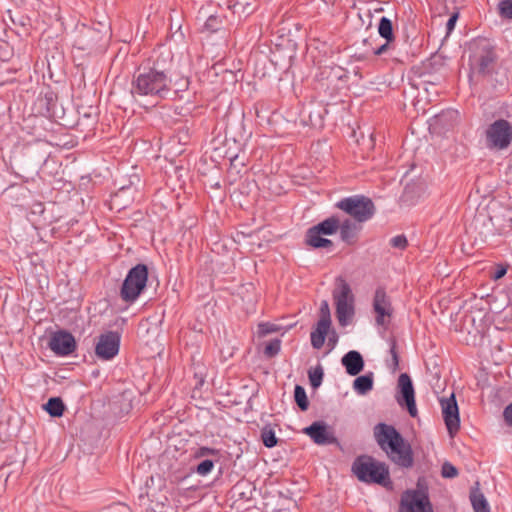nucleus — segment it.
I'll use <instances>...</instances> for the list:
<instances>
[{"mask_svg":"<svg viewBox=\"0 0 512 512\" xmlns=\"http://www.w3.org/2000/svg\"><path fill=\"white\" fill-rule=\"evenodd\" d=\"M441 474L444 478H453L457 476L458 471L454 465L449 462H445L442 465Z\"/></svg>","mask_w":512,"mask_h":512,"instance_id":"35","label":"nucleus"},{"mask_svg":"<svg viewBox=\"0 0 512 512\" xmlns=\"http://www.w3.org/2000/svg\"><path fill=\"white\" fill-rule=\"evenodd\" d=\"M498 11L502 18L512 19V0H501L498 3Z\"/></svg>","mask_w":512,"mask_h":512,"instance_id":"31","label":"nucleus"},{"mask_svg":"<svg viewBox=\"0 0 512 512\" xmlns=\"http://www.w3.org/2000/svg\"><path fill=\"white\" fill-rule=\"evenodd\" d=\"M331 327V320L319 319L315 328L310 334L311 345L315 349H320L325 343L326 336Z\"/></svg>","mask_w":512,"mask_h":512,"instance_id":"18","label":"nucleus"},{"mask_svg":"<svg viewBox=\"0 0 512 512\" xmlns=\"http://www.w3.org/2000/svg\"><path fill=\"white\" fill-rule=\"evenodd\" d=\"M373 388V373L357 377L353 382V389L359 395H365Z\"/></svg>","mask_w":512,"mask_h":512,"instance_id":"22","label":"nucleus"},{"mask_svg":"<svg viewBox=\"0 0 512 512\" xmlns=\"http://www.w3.org/2000/svg\"><path fill=\"white\" fill-rule=\"evenodd\" d=\"M316 228L310 227L305 236V242L307 245L313 248H326L332 247L333 243L331 240L324 238L323 235L316 233Z\"/></svg>","mask_w":512,"mask_h":512,"instance_id":"19","label":"nucleus"},{"mask_svg":"<svg viewBox=\"0 0 512 512\" xmlns=\"http://www.w3.org/2000/svg\"><path fill=\"white\" fill-rule=\"evenodd\" d=\"M121 336L116 331H108L99 336L95 354L99 359L111 360L119 352Z\"/></svg>","mask_w":512,"mask_h":512,"instance_id":"11","label":"nucleus"},{"mask_svg":"<svg viewBox=\"0 0 512 512\" xmlns=\"http://www.w3.org/2000/svg\"><path fill=\"white\" fill-rule=\"evenodd\" d=\"M213 467H214L213 461L206 459L198 464V466L196 468V472L201 476H205L212 471Z\"/></svg>","mask_w":512,"mask_h":512,"instance_id":"34","label":"nucleus"},{"mask_svg":"<svg viewBox=\"0 0 512 512\" xmlns=\"http://www.w3.org/2000/svg\"><path fill=\"white\" fill-rule=\"evenodd\" d=\"M320 311H321L320 319L331 320L329 305H328L327 301H323L321 303Z\"/></svg>","mask_w":512,"mask_h":512,"instance_id":"38","label":"nucleus"},{"mask_svg":"<svg viewBox=\"0 0 512 512\" xmlns=\"http://www.w3.org/2000/svg\"><path fill=\"white\" fill-rule=\"evenodd\" d=\"M49 348L58 356H67L76 349V341L71 333L60 330L52 334Z\"/></svg>","mask_w":512,"mask_h":512,"instance_id":"12","label":"nucleus"},{"mask_svg":"<svg viewBox=\"0 0 512 512\" xmlns=\"http://www.w3.org/2000/svg\"><path fill=\"white\" fill-rule=\"evenodd\" d=\"M352 472L359 481L364 483L386 485L389 482V470L386 464L368 455H361L354 460Z\"/></svg>","mask_w":512,"mask_h":512,"instance_id":"4","label":"nucleus"},{"mask_svg":"<svg viewBox=\"0 0 512 512\" xmlns=\"http://www.w3.org/2000/svg\"><path fill=\"white\" fill-rule=\"evenodd\" d=\"M398 386L401 392V398H397L398 403L400 405L405 404L409 414L412 417H416L417 408L415 403V392L410 376L406 373L400 374L398 378Z\"/></svg>","mask_w":512,"mask_h":512,"instance_id":"14","label":"nucleus"},{"mask_svg":"<svg viewBox=\"0 0 512 512\" xmlns=\"http://www.w3.org/2000/svg\"><path fill=\"white\" fill-rule=\"evenodd\" d=\"M93 33H94V32H93L91 29H89V28H84V29L82 30V34H83V36H85V37H86V36H89L90 34H93Z\"/></svg>","mask_w":512,"mask_h":512,"instance_id":"43","label":"nucleus"},{"mask_svg":"<svg viewBox=\"0 0 512 512\" xmlns=\"http://www.w3.org/2000/svg\"><path fill=\"white\" fill-rule=\"evenodd\" d=\"M507 272V269L504 266H497L495 271L493 272L492 278L494 280H498L502 278Z\"/></svg>","mask_w":512,"mask_h":512,"instance_id":"41","label":"nucleus"},{"mask_svg":"<svg viewBox=\"0 0 512 512\" xmlns=\"http://www.w3.org/2000/svg\"><path fill=\"white\" fill-rule=\"evenodd\" d=\"M202 450H203V452H205V453H214V450H213V449H210V448H203Z\"/></svg>","mask_w":512,"mask_h":512,"instance_id":"44","label":"nucleus"},{"mask_svg":"<svg viewBox=\"0 0 512 512\" xmlns=\"http://www.w3.org/2000/svg\"><path fill=\"white\" fill-rule=\"evenodd\" d=\"M459 120V113L456 110L448 109L435 115L430 122V128L436 132H445L453 128Z\"/></svg>","mask_w":512,"mask_h":512,"instance_id":"16","label":"nucleus"},{"mask_svg":"<svg viewBox=\"0 0 512 512\" xmlns=\"http://www.w3.org/2000/svg\"><path fill=\"white\" fill-rule=\"evenodd\" d=\"M172 78L156 68L139 71L132 80L131 94L134 98L149 97L163 100L171 97Z\"/></svg>","mask_w":512,"mask_h":512,"instance_id":"2","label":"nucleus"},{"mask_svg":"<svg viewBox=\"0 0 512 512\" xmlns=\"http://www.w3.org/2000/svg\"><path fill=\"white\" fill-rule=\"evenodd\" d=\"M377 444L387 456L400 467L409 468L413 465L411 445L392 425L379 423L374 428Z\"/></svg>","mask_w":512,"mask_h":512,"instance_id":"1","label":"nucleus"},{"mask_svg":"<svg viewBox=\"0 0 512 512\" xmlns=\"http://www.w3.org/2000/svg\"><path fill=\"white\" fill-rule=\"evenodd\" d=\"M372 306L373 311L376 314V325L386 329L391 322L394 309L391 303V299L387 295L384 288L378 287L375 290Z\"/></svg>","mask_w":512,"mask_h":512,"instance_id":"9","label":"nucleus"},{"mask_svg":"<svg viewBox=\"0 0 512 512\" xmlns=\"http://www.w3.org/2000/svg\"><path fill=\"white\" fill-rule=\"evenodd\" d=\"M336 306V317L339 325L347 326L355 314V298L350 285L343 278H338L333 291Z\"/></svg>","mask_w":512,"mask_h":512,"instance_id":"5","label":"nucleus"},{"mask_svg":"<svg viewBox=\"0 0 512 512\" xmlns=\"http://www.w3.org/2000/svg\"><path fill=\"white\" fill-rule=\"evenodd\" d=\"M469 66L473 73H492L497 59L494 45L486 38H478L469 44Z\"/></svg>","mask_w":512,"mask_h":512,"instance_id":"3","label":"nucleus"},{"mask_svg":"<svg viewBox=\"0 0 512 512\" xmlns=\"http://www.w3.org/2000/svg\"><path fill=\"white\" fill-rule=\"evenodd\" d=\"M389 43L387 40H386V43H384L383 45L379 46L377 49L374 50V54L375 55H382L384 54L388 49H389Z\"/></svg>","mask_w":512,"mask_h":512,"instance_id":"42","label":"nucleus"},{"mask_svg":"<svg viewBox=\"0 0 512 512\" xmlns=\"http://www.w3.org/2000/svg\"><path fill=\"white\" fill-rule=\"evenodd\" d=\"M280 349H281V340L273 339L265 345L264 354H265V356L271 358V357L276 356L280 352Z\"/></svg>","mask_w":512,"mask_h":512,"instance_id":"30","label":"nucleus"},{"mask_svg":"<svg viewBox=\"0 0 512 512\" xmlns=\"http://www.w3.org/2000/svg\"><path fill=\"white\" fill-rule=\"evenodd\" d=\"M221 19L218 16L211 15L207 18L204 29L208 32H216L221 26Z\"/></svg>","mask_w":512,"mask_h":512,"instance_id":"33","label":"nucleus"},{"mask_svg":"<svg viewBox=\"0 0 512 512\" xmlns=\"http://www.w3.org/2000/svg\"><path fill=\"white\" fill-rule=\"evenodd\" d=\"M303 432L318 445H329L337 442L332 430L323 421H315L304 428Z\"/></svg>","mask_w":512,"mask_h":512,"instance_id":"15","label":"nucleus"},{"mask_svg":"<svg viewBox=\"0 0 512 512\" xmlns=\"http://www.w3.org/2000/svg\"><path fill=\"white\" fill-rule=\"evenodd\" d=\"M390 355L391 359L387 360V366L392 370L396 371L399 366V356L396 350V342L394 340L390 341Z\"/></svg>","mask_w":512,"mask_h":512,"instance_id":"29","label":"nucleus"},{"mask_svg":"<svg viewBox=\"0 0 512 512\" xmlns=\"http://www.w3.org/2000/svg\"><path fill=\"white\" fill-rule=\"evenodd\" d=\"M261 438H262L263 444L267 448H272V447L276 446V444H277V437H276L274 431L271 429H264L262 431Z\"/></svg>","mask_w":512,"mask_h":512,"instance_id":"32","label":"nucleus"},{"mask_svg":"<svg viewBox=\"0 0 512 512\" xmlns=\"http://www.w3.org/2000/svg\"><path fill=\"white\" fill-rule=\"evenodd\" d=\"M124 192V187H121L120 191L116 194V197H119L121 193Z\"/></svg>","mask_w":512,"mask_h":512,"instance_id":"45","label":"nucleus"},{"mask_svg":"<svg viewBox=\"0 0 512 512\" xmlns=\"http://www.w3.org/2000/svg\"><path fill=\"white\" fill-rule=\"evenodd\" d=\"M338 230H340L341 240L348 244H351L356 237L358 226L350 219H345L342 221L340 220V226Z\"/></svg>","mask_w":512,"mask_h":512,"instance_id":"21","label":"nucleus"},{"mask_svg":"<svg viewBox=\"0 0 512 512\" xmlns=\"http://www.w3.org/2000/svg\"><path fill=\"white\" fill-rule=\"evenodd\" d=\"M148 281V268L145 264L132 267L120 289V297L126 303H134L146 288Z\"/></svg>","mask_w":512,"mask_h":512,"instance_id":"6","label":"nucleus"},{"mask_svg":"<svg viewBox=\"0 0 512 512\" xmlns=\"http://www.w3.org/2000/svg\"><path fill=\"white\" fill-rule=\"evenodd\" d=\"M503 416H504V419L507 422V424L512 427V403L509 404L504 409Z\"/></svg>","mask_w":512,"mask_h":512,"instance_id":"40","label":"nucleus"},{"mask_svg":"<svg viewBox=\"0 0 512 512\" xmlns=\"http://www.w3.org/2000/svg\"><path fill=\"white\" fill-rule=\"evenodd\" d=\"M189 87V80L186 77H180L176 80L172 79L171 95L178 96L180 92H184Z\"/></svg>","mask_w":512,"mask_h":512,"instance_id":"28","label":"nucleus"},{"mask_svg":"<svg viewBox=\"0 0 512 512\" xmlns=\"http://www.w3.org/2000/svg\"><path fill=\"white\" fill-rule=\"evenodd\" d=\"M339 226H340L339 217L333 215L312 227L316 228V230H317L316 233H319L320 235L329 236V235L335 234L338 231Z\"/></svg>","mask_w":512,"mask_h":512,"instance_id":"20","label":"nucleus"},{"mask_svg":"<svg viewBox=\"0 0 512 512\" xmlns=\"http://www.w3.org/2000/svg\"><path fill=\"white\" fill-rule=\"evenodd\" d=\"M341 362L345 367L346 372L351 376L359 374L364 368L363 357L358 351L355 350L347 352L342 357Z\"/></svg>","mask_w":512,"mask_h":512,"instance_id":"17","label":"nucleus"},{"mask_svg":"<svg viewBox=\"0 0 512 512\" xmlns=\"http://www.w3.org/2000/svg\"><path fill=\"white\" fill-rule=\"evenodd\" d=\"M44 409L52 417H60L63 415L65 406L61 398L53 397L50 398L44 405Z\"/></svg>","mask_w":512,"mask_h":512,"instance_id":"23","label":"nucleus"},{"mask_svg":"<svg viewBox=\"0 0 512 512\" xmlns=\"http://www.w3.org/2000/svg\"><path fill=\"white\" fill-rule=\"evenodd\" d=\"M443 418L449 433L452 435L460 427L459 409L454 394L440 400Z\"/></svg>","mask_w":512,"mask_h":512,"instance_id":"13","label":"nucleus"},{"mask_svg":"<svg viewBox=\"0 0 512 512\" xmlns=\"http://www.w3.org/2000/svg\"><path fill=\"white\" fill-rule=\"evenodd\" d=\"M470 500L475 512H490L489 504L481 492L473 491Z\"/></svg>","mask_w":512,"mask_h":512,"instance_id":"24","label":"nucleus"},{"mask_svg":"<svg viewBox=\"0 0 512 512\" xmlns=\"http://www.w3.org/2000/svg\"><path fill=\"white\" fill-rule=\"evenodd\" d=\"M294 398H295L297 405L299 406V408L302 411H305L308 409L309 401H308V398L306 395V391L302 386H300V385L295 386Z\"/></svg>","mask_w":512,"mask_h":512,"instance_id":"27","label":"nucleus"},{"mask_svg":"<svg viewBox=\"0 0 512 512\" xmlns=\"http://www.w3.org/2000/svg\"><path fill=\"white\" fill-rule=\"evenodd\" d=\"M485 146L491 151H502L512 143V124L498 119L489 124L484 131Z\"/></svg>","mask_w":512,"mask_h":512,"instance_id":"7","label":"nucleus"},{"mask_svg":"<svg viewBox=\"0 0 512 512\" xmlns=\"http://www.w3.org/2000/svg\"><path fill=\"white\" fill-rule=\"evenodd\" d=\"M457 19H458V13H454L450 16V18L448 19V21L446 23L447 33H450L454 29Z\"/></svg>","mask_w":512,"mask_h":512,"instance_id":"39","label":"nucleus"},{"mask_svg":"<svg viewBox=\"0 0 512 512\" xmlns=\"http://www.w3.org/2000/svg\"><path fill=\"white\" fill-rule=\"evenodd\" d=\"M378 33L381 37L386 39L388 42L394 39L392 22L387 17H382L378 25Z\"/></svg>","mask_w":512,"mask_h":512,"instance_id":"25","label":"nucleus"},{"mask_svg":"<svg viewBox=\"0 0 512 512\" xmlns=\"http://www.w3.org/2000/svg\"><path fill=\"white\" fill-rule=\"evenodd\" d=\"M309 381L313 388H318L323 381L324 371L321 365H317L308 371Z\"/></svg>","mask_w":512,"mask_h":512,"instance_id":"26","label":"nucleus"},{"mask_svg":"<svg viewBox=\"0 0 512 512\" xmlns=\"http://www.w3.org/2000/svg\"><path fill=\"white\" fill-rule=\"evenodd\" d=\"M400 512H433V509L425 492L408 490L401 497Z\"/></svg>","mask_w":512,"mask_h":512,"instance_id":"10","label":"nucleus"},{"mask_svg":"<svg viewBox=\"0 0 512 512\" xmlns=\"http://www.w3.org/2000/svg\"><path fill=\"white\" fill-rule=\"evenodd\" d=\"M258 327H259V333L261 335H267V334L274 333V332L278 331L277 325L268 323V322L260 323Z\"/></svg>","mask_w":512,"mask_h":512,"instance_id":"37","label":"nucleus"},{"mask_svg":"<svg viewBox=\"0 0 512 512\" xmlns=\"http://www.w3.org/2000/svg\"><path fill=\"white\" fill-rule=\"evenodd\" d=\"M407 243H408L407 242V238L404 235L394 236L390 240L391 246L394 247V248L400 249V250L405 249L406 246H407Z\"/></svg>","mask_w":512,"mask_h":512,"instance_id":"36","label":"nucleus"},{"mask_svg":"<svg viewBox=\"0 0 512 512\" xmlns=\"http://www.w3.org/2000/svg\"><path fill=\"white\" fill-rule=\"evenodd\" d=\"M335 206L359 223L366 222L375 213V206L372 200L359 195L343 198Z\"/></svg>","mask_w":512,"mask_h":512,"instance_id":"8","label":"nucleus"}]
</instances>
